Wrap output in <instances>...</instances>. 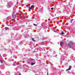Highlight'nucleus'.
I'll use <instances>...</instances> for the list:
<instances>
[{"mask_svg":"<svg viewBox=\"0 0 75 75\" xmlns=\"http://www.w3.org/2000/svg\"><path fill=\"white\" fill-rule=\"evenodd\" d=\"M33 25H35V26H37V25L35 24L34 23L33 24Z\"/></svg>","mask_w":75,"mask_h":75,"instance_id":"19","label":"nucleus"},{"mask_svg":"<svg viewBox=\"0 0 75 75\" xmlns=\"http://www.w3.org/2000/svg\"><path fill=\"white\" fill-rule=\"evenodd\" d=\"M41 45H44V44H45V42H43L41 43Z\"/></svg>","mask_w":75,"mask_h":75,"instance_id":"5","label":"nucleus"},{"mask_svg":"<svg viewBox=\"0 0 75 75\" xmlns=\"http://www.w3.org/2000/svg\"><path fill=\"white\" fill-rule=\"evenodd\" d=\"M47 75H48V72H47Z\"/></svg>","mask_w":75,"mask_h":75,"instance_id":"24","label":"nucleus"},{"mask_svg":"<svg viewBox=\"0 0 75 75\" xmlns=\"http://www.w3.org/2000/svg\"><path fill=\"white\" fill-rule=\"evenodd\" d=\"M65 50H67V49H66L65 48Z\"/></svg>","mask_w":75,"mask_h":75,"instance_id":"25","label":"nucleus"},{"mask_svg":"<svg viewBox=\"0 0 75 75\" xmlns=\"http://www.w3.org/2000/svg\"><path fill=\"white\" fill-rule=\"evenodd\" d=\"M71 69V66H69V68L68 69H66V71H69V70H70Z\"/></svg>","mask_w":75,"mask_h":75,"instance_id":"4","label":"nucleus"},{"mask_svg":"<svg viewBox=\"0 0 75 75\" xmlns=\"http://www.w3.org/2000/svg\"><path fill=\"white\" fill-rule=\"evenodd\" d=\"M35 63H32L31 64V65H35Z\"/></svg>","mask_w":75,"mask_h":75,"instance_id":"12","label":"nucleus"},{"mask_svg":"<svg viewBox=\"0 0 75 75\" xmlns=\"http://www.w3.org/2000/svg\"><path fill=\"white\" fill-rule=\"evenodd\" d=\"M51 10H53L54 8H51Z\"/></svg>","mask_w":75,"mask_h":75,"instance_id":"21","label":"nucleus"},{"mask_svg":"<svg viewBox=\"0 0 75 75\" xmlns=\"http://www.w3.org/2000/svg\"><path fill=\"white\" fill-rule=\"evenodd\" d=\"M13 4V3L12 1L9 2L7 3V7L8 8H10L11 7V5Z\"/></svg>","mask_w":75,"mask_h":75,"instance_id":"1","label":"nucleus"},{"mask_svg":"<svg viewBox=\"0 0 75 75\" xmlns=\"http://www.w3.org/2000/svg\"><path fill=\"white\" fill-rule=\"evenodd\" d=\"M56 56H57V55H56Z\"/></svg>","mask_w":75,"mask_h":75,"instance_id":"32","label":"nucleus"},{"mask_svg":"<svg viewBox=\"0 0 75 75\" xmlns=\"http://www.w3.org/2000/svg\"><path fill=\"white\" fill-rule=\"evenodd\" d=\"M5 29L6 30H9V28H7L6 27L5 28Z\"/></svg>","mask_w":75,"mask_h":75,"instance_id":"7","label":"nucleus"},{"mask_svg":"<svg viewBox=\"0 0 75 75\" xmlns=\"http://www.w3.org/2000/svg\"><path fill=\"white\" fill-rule=\"evenodd\" d=\"M27 71V70H25V72H26Z\"/></svg>","mask_w":75,"mask_h":75,"instance_id":"20","label":"nucleus"},{"mask_svg":"<svg viewBox=\"0 0 75 75\" xmlns=\"http://www.w3.org/2000/svg\"><path fill=\"white\" fill-rule=\"evenodd\" d=\"M16 4H18V2H17V3H16Z\"/></svg>","mask_w":75,"mask_h":75,"instance_id":"30","label":"nucleus"},{"mask_svg":"<svg viewBox=\"0 0 75 75\" xmlns=\"http://www.w3.org/2000/svg\"><path fill=\"white\" fill-rule=\"evenodd\" d=\"M70 44H71V45H72V44H73V42H69V43L68 44V46L69 47V48H71V46Z\"/></svg>","mask_w":75,"mask_h":75,"instance_id":"3","label":"nucleus"},{"mask_svg":"<svg viewBox=\"0 0 75 75\" xmlns=\"http://www.w3.org/2000/svg\"><path fill=\"white\" fill-rule=\"evenodd\" d=\"M40 40H44V39H43V38H40Z\"/></svg>","mask_w":75,"mask_h":75,"instance_id":"17","label":"nucleus"},{"mask_svg":"<svg viewBox=\"0 0 75 75\" xmlns=\"http://www.w3.org/2000/svg\"><path fill=\"white\" fill-rule=\"evenodd\" d=\"M59 68H61V67L60 66V67H59Z\"/></svg>","mask_w":75,"mask_h":75,"instance_id":"28","label":"nucleus"},{"mask_svg":"<svg viewBox=\"0 0 75 75\" xmlns=\"http://www.w3.org/2000/svg\"><path fill=\"white\" fill-rule=\"evenodd\" d=\"M0 57H1V54H0Z\"/></svg>","mask_w":75,"mask_h":75,"instance_id":"29","label":"nucleus"},{"mask_svg":"<svg viewBox=\"0 0 75 75\" xmlns=\"http://www.w3.org/2000/svg\"><path fill=\"white\" fill-rule=\"evenodd\" d=\"M66 20H68V19L67 18V19H66Z\"/></svg>","mask_w":75,"mask_h":75,"instance_id":"27","label":"nucleus"},{"mask_svg":"<svg viewBox=\"0 0 75 75\" xmlns=\"http://www.w3.org/2000/svg\"><path fill=\"white\" fill-rule=\"evenodd\" d=\"M6 75H10V73L9 72H7L6 73Z\"/></svg>","mask_w":75,"mask_h":75,"instance_id":"9","label":"nucleus"},{"mask_svg":"<svg viewBox=\"0 0 75 75\" xmlns=\"http://www.w3.org/2000/svg\"><path fill=\"white\" fill-rule=\"evenodd\" d=\"M73 20H74L73 19H71V23H72V21H73Z\"/></svg>","mask_w":75,"mask_h":75,"instance_id":"15","label":"nucleus"},{"mask_svg":"<svg viewBox=\"0 0 75 75\" xmlns=\"http://www.w3.org/2000/svg\"><path fill=\"white\" fill-rule=\"evenodd\" d=\"M0 61L1 63H3V61H2V60H0Z\"/></svg>","mask_w":75,"mask_h":75,"instance_id":"18","label":"nucleus"},{"mask_svg":"<svg viewBox=\"0 0 75 75\" xmlns=\"http://www.w3.org/2000/svg\"><path fill=\"white\" fill-rule=\"evenodd\" d=\"M28 36H29V35H28Z\"/></svg>","mask_w":75,"mask_h":75,"instance_id":"34","label":"nucleus"},{"mask_svg":"<svg viewBox=\"0 0 75 75\" xmlns=\"http://www.w3.org/2000/svg\"><path fill=\"white\" fill-rule=\"evenodd\" d=\"M27 63L28 64H31V62H30V61L28 60L27 62Z\"/></svg>","mask_w":75,"mask_h":75,"instance_id":"6","label":"nucleus"},{"mask_svg":"<svg viewBox=\"0 0 75 75\" xmlns=\"http://www.w3.org/2000/svg\"><path fill=\"white\" fill-rule=\"evenodd\" d=\"M32 40L33 41H35H35H36V40H34V39L33 38H32Z\"/></svg>","mask_w":75,"mask_h":75,"instance_id":"13","label":"nucleus"},{"mask_svg":"<svg viewBox=\"0 0 75 75\" xmlns=\"http://www.w3.org/2000/svg\"><path fill=\"white\" fill-rule=\"evenodd\" d=\"M20 16H21V14H19Z\"/></svg>","mask_w":75,"mask_h":75,"instance_id":"31","label":"nucleus"},{"mask_svg":"<svg viewBox=\"0 0 75 75\" xmlns=\"http://www.w3.org/2000/svg\"><path fill=\"white\" fill-rule=\"evenodd\" d=\"M54 31L55 32H57V31L55 30H54Z\"/></svg>","mask_w":75,"mask_h":75,"instance_id":"22","label":"nucleus"},{"mask_svg":"<svg viewBox=\"0 0 75 75\" xmlns=\"http://www.w3.org/2000/svg\"><path fill=\"white\" fill-rule=\"evenodd\" d=\"M64 34H65V33H64L63 32H62V33H61V34H62V35H63Z\"/></svg>","mask_w":75,"mask_h":75,"instance_id":"16","label":"nucleus"},{"mask_svg":"<svg viewBox=\"0 0 75 75\" xmlns=\"http://www.w3.org/2000/svg\"><path fill=\"white\" fill-rule=\"evenodd\" d=\"M68 62H69V60H68Z\"/></svg>","mask_w":75,"mask_h":75,"instance_id":"33","label":"nucleus"},{"mask_svg":"<svg viewBox=\"0 0 75 75\" xmlns=\"http://www.w3.org/2000/svg\"><path fill=\"white\" fill-rule=\"evenodd\" d=\"M20 45H21V44H23V42L22 41H21L19 43Z\"/></svg>","mask_w":75,"mask_h":75,"instance_id":"11","label":"nucleus"},{"mask_svg":"<svg viewBox=\"0 0 75 75\" xmlns=\"http://www.w3.org/2000/svg\"><path fill=\"white\" fill-rule=\"evenodd\" d=\"M60 45H61V46H62V45L63 44H64V43H63V42H61L60 43Z\"/></svg>","mask_w":75,"mask_h":75,"instance_id":"8","label":"nucleus"},{"mask_svg":"<svg viewBox=\"0 0 75 75\" xmlns=\"http://www.w3.org/2000/svg\"><path fill=\"white\" fill-rule=\"evenodd\" d=\"M26 6L27 7H28V5H26Z\"/></svg>","mask_w":75,"mask_h":75,"instance_id":"23","label":"nucleus"},{"mask_svg":"<svg viewBox=\"0 0 75 75\" xmlns=\"http://www.w3.org/2000/svg\"><path fill=\"white\" fill-rule=\"evenodd\" d=\"M29 9H30V10H31L32 8L31 7H30L28 8Z\"/></svg>","mask_w":75,"mask_h":75,"instance_id":"14","label":"nucleus"},{"mask_svg":"<svg viewBox=\"0 0 75 75\" xmlns=\"http://www.w3.org/2000/svg\"><path fill=\"white\" fill-rule=\"evenodd\" d=\"M15 12H13V14L12 15V17L13 19L12 20V21H14L15 20V18H16L17 16H16V14H14Z\"/></svg>","mask_w":75,"mask_h":75,"instance_id":"2","label":"nucleus"},{"mask_svg":"<svg viewBox=\"0 0 75 75\" xmlns=\"http://www.w3.org/2000/svg\"><path fill=\"white\" fill-rule=\"evenodd\" d=\"M31 7L32 8H34V6L33 5H32L31 6Z\"/></svg>","mask_w":75,"mask_h":75,"instance_id":"10","label":"nucleus"},{"mask_svg":"<svg viewBox=\"0 0 75 75\" xmlns=\"http://www.w3.org/2000/svg\"><path fill=\"white\" fill-rule=\"evenodd\" d=\"M13 65L14 66H15V64H13Z\"/></svg>","mask_w":75,"mask_h":75,"instance_id":"26","label":"nucleus"}]
</instances>
